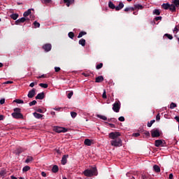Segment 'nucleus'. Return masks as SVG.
Listing matches in <instances>:
<instances>
[{
	"instance_id": "a18cd8bd",
	"label": "nucleus",
	"mask_w": 179,
	"mask_h": 179,
	"mask_svg": "<svg viewBox=\"0 0 179 179\" xmlns=\"http://www.w3.org/2000/svg\"><path fill=\"white\" fill-rule=\"evenodd\" d=\"M71 115L72 118H76V115H78V113H76V112H71Z\"/></svg>"
},
{
	"instance_id": "c756f323",
	"label": "nucleus",
	"mask_w": 179,
	"mask_h": 179,
	"mask_svg": "<svg viewBox=\"0 0 179 179\" xmlns=\"http://www.w3.org/2000/svg\"><path fill=\"white\" fill-rule=\"evenodd\" d=\"M59 170V168H58V166H57V165H54L52 169V173H58Z\"/></svg>"
},
{
	"instance_id": "6e6552de",
	"label": "nucleus",
	"mask_w": 179,
	"mask_h": 179,
	"mask_svg": "<svg viewBox=\"0 0 179 179\" xmlns=\"http://www.w3.org/2000/svg\"><path fill=\"white\" fill-rule=\"evenodd\" d=\"M55 132H57V134H61L62 132L63 133L68 132V129L64 127H55Z\"/></svg>"
},
{
	"instance_id": "79ce46f5",
	"label": "nucleus",
	"mask_w": 179,
	"mask_h": 179,
	"mask_svg": "<svg viewBox=\"0 0 179 179\" xmlns=\"http://www.w3.org/2000/svg\"><path fill=\"white\" fill-rule=\"evenodd\" d=\"M29 104L30 107H31L32 106H36L37 104V101L34 100V101H31Z\"/></svg>"
},
{
	"instance_id": "4d7b16f0",
	"label": "nucleus",
	"mask_w": 179,
	"mask_h": 179,
	"mask_svg": "<svg viewBox=\"0 0 179 179\" xmlns=\"http://www.w3.org/2000/svg\"><path fill=\"white\" fill-rule=\"evenodd\" d=\"M37 113H41V114H44V110H43L42 109H36Z\"/></svg>"
},
{
	"instance_id": "6ab92c4d",
	"label": "nucleus",
	"mask_w": 179,
	"mask_h": 179,
	"mask_svg": "<svg viewBox=\"0 0 179 179\" xmlns=\"http://www.w3.org/2000/svg\"><path fill=\"white\" fill-rule=\"evenodd\" d=\"M78 44H80V45H82L83 47H85L86 45V40L83 38L80 39L78 41Z\"/></svg>"
},
{
	"instance_id": "3c124183",
	"label": "nucleus",
	"mask_w": 179,
	"mask_h": 179,
	"mask_svg": "<svg viewBox=\"0 0 179 179\" xmlns=\"http://www.w3.org/2000/svg\"><path fill=\"white\" fill-rule=\"evenodd\" d=\"M22 110L20 108H14V113H20Z\"/></svg>"
},
{
	"instance_id": "473e14b6",
	"label": "nucleus",
	"mask_w": 179,
	"mask_h": 179,
	"mask_svg": "<svg viewBox=\"0 0 179 179\" xmlns=\"http://www.w3.org/2000/svg\"><path fill=\"white\" fill-rule=\"evenodd\" d=\"M96 117L98 118H100L101 120H103V121H107V117L101 115H97Z\"/></svg>"
},
{
	"instance_id": "e2e57ef3",
	"label": "nucleus",
	"mask_w": 179,
	"mask_h": 179,
	"mask_svg": "<svg viewBox=\"0 0 179 179\" xmlns=\"http://www.w3.org/2000/svg\"><path fill=\"white\" fill-rule=\"evenodd\" d=\"M0 104H5V99H1L0 100Z\"/></svg>"
},
{
	"instance_id": "39448f33",
	"label": "nucleus",
	"mask_w": 179,
	"mask_h": 179,
	"mask_svg": "<svg viewBox=\"0 0 179 179\" xmlns=\"http://www.w3.org/2000/svg\"><path fill=\"white\" fill-rule=\"evenodd\" d=\"M121 135V133L118 132V131H115V132H110L109 134V138L110 139H113V141L115 139H120V138H118Z\"/></svg>"
},
{
	"instance_id": "ddd939ff",
	"label": "nucleus",
	"mask_w": 179,
	"mask_h": 179,
	"mask_svg": "<svg viewBox=\"0 0 179 179\" xmlns=\"http://www.w3.org/2000/svg\"><path fill=\"white\" fill-rule=\"evenodd\" d=\"M45 97L44 92H41L36 96V100H43Z\"/></svg>"
},
{
	"instance_id": "f704fd0d",
	"label": "nucleus",
	"mask_w": 179,
	"mask_h": 179,
	"mask_svg": "<svg viewBox=\"0 0 179 179\" xmlns=\"http://www.w3.org/2000/svg\"><path fill=\"white\" fill-rule=\"evenodd\" d=\"M29 170H30V166H25L22 169L23 173H26L27 171H29Z\"/></svg>"
},
{
	"instance_id": "c03bdc74",
	"label": "nucleus",
	"mask_w": 179,
	"mask_h": 179,
	"mask_svg": "<svg viewBox=\"0 0 179 179\" xmlns=\"http://www.w3.org/2000/svg\"><path fill=\"white\" fill-rule=\"evenodd\" d=\"M176 107H177V104L172 102L170 105V108L173 109V108H176Z\"/></svg>"
},
{
	"instance_id": "338daca9",
	"label": "nucleus",
	"mask_w": 179,
	"mask_h": 179,
	"mask_svg": "<svg viewBox=\"0 0 179 179\" xmlns=\"http://www.w3.org/2000/svg\"><path fill=\"white\" fill-rule=\"evenodd\" d=\"M169 179H173V173H170V174H169Z\"/></svg>"
},
{
	"instance_id": "864d4df0",
	"label": "nucleus",
	"mask_w": 179,
	"mask_h": 179,
	"mask_svg": "<svg viewBox=\"0 0 179 179\" xmlns=\"http://www.w3.org/2000/svg\"><path fill=\"white\" fill-rule=\"evenodd\" d=\"M5 174H6V171H0V176L1 177H3V176H5Z\"/></svg>"
},
{
	"instance_id": "f03ea898",
	"label": "nucleus",
	"mask_w": 179,
	"mask_h": 179,
	"mask_svg": "<svg viewBox=\"0 0 179 179\" xmlns=\"http://www.w3.org/2000/svg\"><path fill=\"white\" fill-rule=\"evenodd\" d=\"M110 145L115 148H120L122 146V140L121 138H116L110 141Z\"/></svg>"
},
{
	"instance_id": "a211bd4d",
	"label": "nucleus",
	"mask_w": 179,
	"mask_h": 179,
	"mask_svg": "<svg viewBox=\"0 0 179 179\" xmlns=\"http://www.w3.org/2000/svg\"><path fill=\"white\" fill-rule=\"evenodd\" d=\"M162 9H164L165 10H167L170 8V3H163L162 5Z\"/></svg>"
},
{
	"instance_id": "7ed1b4c3",
	"label": "nucleus",
	"mask_w": 179,
	"mask_h": 179,
	"mask_svg": "<svg viewBox=\"0 0 179 179\" xmlns=\"http://www.w3.org/2000/svg\"><path fill=\"white\" fill-rule=\"evenodd\" d=\"M121 109V102H120V101H115L113 104V108L112 110H113V111L115 113H120V110Z\"/></svg>"
},
{
	"instance_id": "20e7f679",
	"label": "nucleus",
	"mask_w": 179,
	"mask_h": 179,
	"mask_svg": "<svg viewBox=\"0 0 179 179\" xmlns=\"http://www.w3.org/2000/svg\"><path fill=\"white\" fill-rule=\"evenodd\" d=\"M152 138H159L160 136V130L159 129H153L150 131Z\"/></svg>"
},
{
	"instance_id": "f8f14e48",
	"label": "nucleus",
	"mask_w": 179,
	"mask_h": 179,
	"mask_svg": "<svg viewBox=\"0 0 179 179\" xmlns=\"http://www.w3.org/2000/svg\"><path fill=\"white\" fill-rule=\"evenodd\" d=\"M68 157H69V155H65L62 157V164H63V166H65V164H66L68 160Z\"/></svg>"
},
{
	"instance_id": "58836bf2",
	"label": "nucleus",
	"mask_w": 179,
	"mask_h": 179,
	"mask_svg": "<svg viewBox=\"0 0 179 179\" xmlns=\"http://www.w3.org/2000/svg\"><path fill=\"white\" fill-rule=\"evenodd\" d=\"M173 5L176 7L178 8L179 6V0H174L173 1Z\"/></svg>"
},
{
	"instance_id": "a19ab883",
	"label": "nucleus",
	"mask_w": 179,
	"mask_h": 179,
	"mask_svg": "<svg viewBox=\"0 0 179 179\" xmlns=\"http://www.w3.org/2000/svg\"><path fill=\"white\" fill-rule=\"evenodd\" d=\"M154 15H157V16L160 15V10L159 9H155L153 11Z\"/></svg>"
},
{
	"instance_id": "5fc2aeb1",
	"label": "nucleus",
	"mask_w": 179,
	"mask_h": 179,
	"mask_svg": "<svg viewBox=\"0 0 179 179\" xmlns=\"http://www.w3.org/2000/svg\"><path fill=\"white\" fill-rule=\"evenodd\" d=\"M162 16H159V17H156L155 18V20L156 22H159V20H162Z\"/></svg>"
},
{
	"instance_id": "69168bd1",
	"label": "nucleus",
	"mask_w": 179,
	"mask_h": 179,
	"mask_svg": "<svg viewBox=\"0 0 179 179\" xmlns=\"http://www.w3.org/2000/svg\"><path fill=\"white\" fill-rule=\"evenodd\" d=\"M109 127H110V128H115V124L109 123Z\"/></svg>"
},
{
	"instance_id": "72a5a7b5",
	"label": "nucleus",
	"mask_w": 179,
	"mask_h": 179,
	"mask_svg": "<svg viewBox=\"0 0 179 179\" xmlns=\"http://www.w3.org/2000/svg\"><path fill=\"white\" fill-rule=\"evenodd\" d=\"M155 122H156V120H152L150 122H148L147 124V127H148V128H150V127H152V125H153V124H155Z\"/></svg>"
},
{
	"instance_id": "9d476101",
	"label": "nucleus",
	"mask_w": 179,
	"mask_h": 179,
	"mask_svg": "<svg viewBox=\"0 0 179 179\" xmlns=\"http://www.w3.org/2000/svg\"><path fill=\"white\" fill-rule=\"evenodd\" d=\"M29 99H33L36 96V89L33 88L31 90L29 91L27 94Z\"/></svg>"
},
{
	"instance_id": "1a4fd4ad",
	"label": "nucleus",
	"mask_w": 179,
	"mask_h": 179,
	"mask_svg": "<svg viewBox=\"0 0 179 179\" xmlns=\"http://www.w3.org/2000/svg\"><path fill=\"white\" fill-rule=\"evenodd\" d=\"M51 48H52V45H51L50 43H46L43 45V49L44 50V51H45V52L51 51Z\"/></svg>"
},
{
	"instance_id": "052dcab7",
	"label": "nucleus",
	"mask_w": 179,
	"mask_h": 179,
	"mask_svg": "<svg viewBox=\"0 0 179 179\" xmlns=\"http://www.w3.org/2000/svg\"><path fill=\"white\" fill-rule=\"evenodd\" d=\"M41 78H47V75L43 74V75H41V76L37 77L38 79H41Z\"/></svg>"
},
{
	"instance_id": "bb28decb",
	"label": "nucleus",
	"mask_w": 179,
	"mask_h": 179,
	"mask_svg": "<svg viewBox=\"0 0 179 179\" xmlns=\"http://www.w3.org/2000/svg\"><path fill=\"white\" fill-rule=\"evenodd\" d=\"M31 14V9H28L27 11H25L23 14L24 17H27L29 15Z\"/></svg>"
},
{
	"instance_id": "aec40b11",
	"label": "nucleus",
	"mask_w": 179,
	"mask_h": 179,
	"mask_svg": "<svg viewBox=\"0 0 179 179\" xmlns=\"http://www.w3.org/2000/svg\"><path fill=\"white\" fill-rule=\"evenodd\" d=\"M108 8H110V9H115L116 6L114 4V3H113V1H108Z\"/></svg>"
},
{
	"instance_id": "ea45409f",
	"label": "nucleus",
	"mask_w": 179,
	"mask_h": 179,
	"mask_svg": "<svg viewBox=\"0 0 179 179\" xmlns=\"http://www.w3.org/2000/svg\"><path fill=\"white\" fill-rule=\"evenodd\" d=\"M69 38L73 39V37H75V34L72 31L69 32L68 34Z\"/></svg>"
},
{
	"instance_id": "b1692460",
	"label": "nucleus",
	"mask_w": 179,
	"mask_h": 179,
	"mask_svg": "<svg viewBox=\"0 0 179 179\" xmlns=\"http://www.w3.org/2000/svg\"><path fill=\"white\" fill-rule=\"evenodd\" d=\"M10 17L13 19V20H16L17 17H19V14L17 13H13L10 15Z\"/></svg>"
},
{
	"instance_id": "13d9d810",
	"label": "nucleus",
	"mask_w": 179,
	"mask_h": 179,
	"mask_svg": "<svg viewBox=\"0 0 179 179\" xmlns=\"http://www.w3.org/2000/svg\"><path fill=\"white\" fill-rule=\"evenodd\" d=\"M12 83H13V81H6L3 83V85H10Z\"/></svg>"
},
{
	"instance_id": "5701e85b",
	"label": "nucleus",
	"mask_w": 179,
	"mask_h": 179,
	"mask_svg": "<svg viewBox=\"0 0 179 179\" xmlns=\"http://www.w3.org/2000/svg\"><path fill=\"white\" fill-rule=\"evenodd\" d=\"M176 7L174 4H170L169 10L173 13L176 12L177 9Z\"/></svg>"
},
{
	"instance_id": "393cba45",
	"label": "nucleus",
	"mask_w": 179,
	"mask_h": 179,
	"mask_svg": "<svg viewBox=\"0 0 179 179\" xmlns=\"http://www.w3.org/2000/svg\"><path fill=\"white\" fill-rule=\"evenodd\" d=\"M87 34V32L82 31L79 33L78 36V38H82V37H83V36H86Z\"/></svg>"
},
{
	"instance_id": "c85d7f7f",
	"label": "nucleus",
	"mask_w": 179,
	"mask_h": 179,
	"mask_svg": "<svg viewBox=\"0 0 179 179\" xmlns=\"http://www.w3.org/2000/svg\"><path fill=\"white\" fill-rule=\"evenodd\" d=\"M33 160H34V159L33 158V157L31 156H28L25 160V163H31V162H32Z\"/></svg>"
},
{
	"instance_id": "f257e3e1",
	"label": "nucleus",
	"mask_w": 179,
	"mask_h": 179,
	"mask_svg": "<svg viewBox=\"0 0 179 179\" xmlns=\"http://www.w3.org/2000/svg\"><path fill=\"white\" fill-rule=\"evenodd\" d=\"M85 177H92V176H97V169L92 168V169H87L83 171Z\"/></svg>"
},
{
	"instance_id": "4c0bfd02",
	"label": "nucleus",
	"mask_w": 179,
	"mask_h": 179,
	"mask_svg": "<svg viewBox=\"0 0 179 179\" xmlns=\"http://www.w3.org/2000/svg\"><path fill=\"white\" fill-rule=\"evenodd\" d=\"M165 37H167V38H169V40H173V35L169 34H164Z\"/></svg>"
},
{
	"instance_id": "9b49d317",
	"label": "nucleus",
	"mask_w": 179,
	"mask_h": 179,
	"mask_svg": "<svg viewBox=\"0 0 179 179\" xmlns=\"http://www.w3.org/2000/svg\"><path fill=\"white\" fill-rule=\"evenodd\" d=\"M26 20H29V18L22 17L15 21V24H20V23H24V22H26Z\"/></svg>"
},
{
	"instance_id": "6e6d98bb",
	"label": "nucleus",
	"mask_w": 179,
	"mask_h": 179,
	"mask_svg": "<svg viewBox=\"0 0 179 179\" xmlns=\"http://www.w3.org/2000/svg\"><path fill=\"white\" fill-rule=\"evenodd\" d=\"M156 121H160V113H158L156 116Z\"/></svg>"
},
{
	"instance_id": "bf43d9fd",
	"label": "nucleus",
	"mask_w": 179,
	"mask_h": 179,
	"mask_svg": "<svg viewBox=\"0 0 179 179\" xmlns=\"http://www.w3.org/2000/svg\"><path fill=\"white\" fill-rule=\"evenodd\" d=\"M141 136V134H139V133L133 134V136H135L136 138H138V136Z\"/></svg>"
},
{
	"instance_id": "09e8293b",
	"label": "nucleus",
	"mask_w": 179,
	"mask_h": 179,
	"mask_svg": "<svg viewBox=\"0 0 179 179\" xmlns=\"http://www.w3.org/2000/svg\"><path fill=\"white\" fill-rule=\"evenodd\" d=\"M102 98L103 99H107V94L106 92V90H103V94H102Z\"/></svg>"
},
{
	"instance_id": "7c9ffc66",
	"label": "nucleus",
	"mask_w": 179,
	"mask_h": 179,
	"mask_svg": "<svg viewBox=\"0 0 179 179\" xmlns=\"http://www.w3.org/2000/svg\"><path fill=\"white\" fill-rule=\"evenodd\" d=\"M41 1L45 5H48V3H52V0H41Z\"/></svg>"
},
{
	"instance_id": "412c9836",
	"label": "nucleus",
	"mask_w": 179,
	"mask_h": 179,
	"mask_svg": "<svg viewBox=\"0 0 179 179\" xmlns=\"http://www.w3.org/2000/svg\"><path fill=\"white\" fill-rule=\"evenodd\" d=\"M23 152H24V149L22 148H17L16 150V155H17L18 156L20 155V154L23 153Z\"/></svg>"
},
{
	"instance_id": "49530a36",
	"label": "nucleus",
	"mask_w": 179,
	"mask_h": 179,
	"mask_svg": "<svg viewBox=\"0 0 179 179\" xmlns=\"http://www.w3.org/2000/svg\"><path fill=\"white\" fill-rule=\"evenodd\" d=\"M96 69H101L103 68V63H100L96 66Z\"/></svg>"
},
{
	"instance_id": "de8ad7c7",
	"label": "nucleus",
	"mask_w": 179,
	"mask_h": 179,
	"mask_svg": "<svg viewBox=\"0 0 179 179\" xmlns=\"http://www.w3.org/2000/svg\"><path fill=\"white\" fill-rule=\"evenodd\" d=\"M72 96H73V92H70L68 94H67V97L68 99H71Z\"/></svg>"
},
{
	"instance_id": "4468645a",
	"label": "nucleus",
	"mask_w": 179,
	"mask_h": 179,
	"mask_svg": "<svg viewBox=\"0 0 179 179\" xmlns=\"http://www.w3.org/2000/svg\"><path fill=\"white\" fill-rule=\"evenodd\" d=\"M64 3H66L68 8H69L71 5H72L73 3H75V0H64Z\"/></svg>"
},
{
	"instance_id": "cd10ccee",
	"label": "nucleus",
	"mask_w": 179,
	"mask_h": 179,
	"mask_svg": "<svg viewBox=\"0 0 179 179\" xmlns=\"http://www.w3.org/2000/svg\"><path fill=\"white\" fill-rule=\"evenodd\" d=\"M124 12H134V10H135L134 7H127L126 8H124Z\"/></svg>"
},
{
	"instance_id": "dca6fc26",
	"label": "nucleus",
	"mask_w": 179,
	"mask_h": 179,
	"mask_svg": "<svg viewBox=\"0 0 179 179\" xmlns=\"http://www.w3.org/2000/svg\"><path fill=\"white\" fill-rule=\"evenodd\" d=\"M123 8H124V3H122V1H120L118 6L115 7V10L117 11L121 10V9H122Z\"/></svg>"
},
{
	"instance_id": "774afa93",
	"label": "nucleus",
	"mask_w": 179,
	"mask_h": 179,
	"mask_svg": "<svg viewBox=\"0 0 179 179\" xmlns=\"http://www.w3.org/2000/svg\"><path fill=\"white\" fill-rule=\"evenodd\" d=\"M175 120L177 121V122L179 123V117L178 116H176Z\"/></svg>"
},
{
	"instance_id": "a878e982",
	"label": "nucleus",
	"mask_w": 179,
	"mask_h": 179,
	"mask_svg": "<svg viewBox=\"0 0 179 179\" xmlns=\"http://www.w3.org/2000/svg\"><path fill=\"white\" fill-rule=\"evenodd\" d=\"M153 170L154 171H155V173H160V166H159L158 165H154Z\"/></svg>"
},
{
	"instance_id": "2eb2a0df",
	"label": "nucleus",
	"mask_w": 179,
	"mask_h": 179,
	"mask_svg": "<svg viewBox=\"0 0 179 179\" xmlns=\"http://www.w3.org/2000/svg\"><path fill=\"white\" fill-rule=\"evenodd\" d=\"M103 80H104V77H103V76H99L96 77L95 79L96 83H101V82H103Z\"/></svg>"
},
{
	"instance_id": "f3484780",
	"label": "nucleus",
	"mask_w": 179,
	"mask_h": 179,
	"mask_svg": "<svg viewBox=\"0 0 179 179\" xmlns=\"http://www.w3.org/2000/svg\"><path fill=\"white\" fill-rule=\"evenodd\" d=\"M34 117H35V118H37L38 120H40V118H43V117H44L43 115L38 113H33Z\"/></svg>"
},
{
	"instance_id": "4be33fe9",
	"label": "nucleus",
	"mask_w": 179,
	"mask_h": 179,
	"mask_svg": "<svg viewBox=\"0 0 179 179\" xmlns=\"http://www.w3.org/2000/svg\"><path fill=\"white\" fill-rule=\"evenodd\" d=\"M84 143L87 146H92V141L89 138H86L84 141Z\"/></svg>"
},
{
	"instance_id": "0e129e2a",
	"label": "nucleus",
	"mask_w": 179,
	"mask_h": 179,
	"mask_svg": "<svg viewBox=\"0 0 179 179\" xmlns=\"http://www.w3.org/2000/svg\"><path fill=\"white\" fill-rule=\"evenodd\" d=\"M41 176H42V177H47V173H45V172L43 171V172H41Z\"/></svg>"
},
{
	"instance_id": "c9c22d12",
	"label": "nucleus",
	"mask_w": 179,
	"mask_h": 179,
	"mask_svg": "<svg viewBox=\"0 0 179 179\" xmlns=\"http://www.w3.org/2000/svg\"><path fill=\"white\" fill-rule=\"evenodd\" d=\"M39 86L41 87H43V89H47V87H48V84H45V83H40Z\"/></svg>"
},
{
	"instance_id": "680f3d73",
	"label": "nucleus",
	"mask_w": 179,
	"mask_h": 179,
	"mask_svg": "<svg viewBox=\"0 0 179 179\" xmlns=\"http://www.w3.org/2000/svg\"><path fill=\"white\" fill-rule=\"evenodd\" d=\"M55 72H59V71H61V68H59V67H55Z\"/></svg>"
},
{
	"instance_id": "8fccbe9b",
	"label": "nucleus",
	"mask_w": 179,
	"mask_h": 179,
	"mask_svg": "<svg viewBox=\"0 0 179 179\" xmlns=\"http://www.w3.org/2000/svg\"><path fill=\"white\" fill-rule=\"evenodd\" d=\"M118 120L121 122H124V121H125V117H124V116H120Z\"/></svg>"
},
{
	"instance_id": "37998d69",
	"label": "nucleus",
	"mask_w": 179,
	"mask_h": 179,
	"mask_svg": "<svg viewBox=\"0 0 179 179\" xmlns=\"http://www.w3.org/2000/svg\"><path fill=\"white\" fill-rule=\"evenodd\" d=\"M179 31V24L176 25L173 29V33H178Z\"/></svg>"
},
{
	"instance_id": "e433bc0d",
	"label": "nucleus",
	"mask_w": 179,
	"mask_h": 179,
	"mask_svg": "<svg viewBox=\"0 0 179 179\" xmlns=\"http://www.w3.org/2000/svg\"><path fill=\"white\" fill-rule=\"evenodd\" d=\"M14 102L17 103V104H23V103H24V101H23V100L21 99H15Z\"/></svg>"
},
{
	"instance_id": "0eeeda50",
	"label": "nucleus",
	"mask_w": 179,
	"mask_h": 179,
	"mask_svg": "<svg viewBox=\"0 0 179 179\" xmlns=\"http://www.w3.org/2000/svg\"><path fill=\"white\" fill-rule=\"evenodd\" d=\"M164 140H156L155 141V146H156V148H160L161 147H164V145L166 143H164Z\"/></svg>"
},
{
	"instance_id": "2f4dec72",
	"label": "nucleus",
	"mask_w": 179,
	"mask_h": 179,
	"mask_svg": "<svg viewBox=\"0 0 179 179\" xmlns=\"http://www.w3.org/2000/svg\"><path fill=\"white\" fill-rule=\"evenodd\" d=\"M134 9L135 10H136V9H143V6L141 5V4H135L134 5Z\"/></svg>"
},
{
	"instance_id": "603ef678",
	"label": "nucleus",
	"mask_w": 179,
	"mask_h": 179,
	"mask_svg": "<svg viewBox=\"0 0 179 179\" xmlns=\"http://www.w3.org/2000/svg\"><path fill=\"white\" fill-rule=\"evenodd\" d=\"M34 26L35 27H40V24H39L38 22H37V21H35V22H34Z\"/></svg>"
},
{
	"instance_id": "423d86ee",
	"label": "nucleus",
	"mask_w": 179,
	"mask_h": 179,
	"mask_svg": "<svg viewBox=\"0 0 179 179\" xmlns=\"http://www.w3.org/2000/svg\"><path fill=\"white\" fill-rule=\"evenodd\" d=\"M11 115L13 118H15L16 120H23L24 118L23 114H22L21 113H13Z\"/></svg>"
}]
</instances>
